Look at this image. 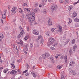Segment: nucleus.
I'll return each instance as SVG.
<instances>
[{"mask_svg": "<svg viewBox=\"0 0 79 79\" xmlns=\"http://www.w3.org/2000/svg\"><path fill=\"white\" fill-rule=\"evenodd\" d=\"M17 44H20L22 47H23L24 46L23 45V42L21 40H20V42H17Z\"/></svg>", "mask_w": 79, "mask_h": 79, "instance_id": "423d86ee", "label": "nucleus"}, {"mask_svg": "<svg viewBox=\"0 0 79 79\" xmlns=\"http://www.w3.org/2000/svg\"><path fill=\"white\" fill-rule=\"evenodd\" d=\"M63 40H65L66 39V35H64L63 36Z\"/></svg>", "mask_w": 79, "mask_h": 79, "instance_id": "4c0bfd02", "label": "nucleus"}, {"mask_svg": "<svg viewBox=\"0 0 79 79\" xmlns=\"http://www.w3.org/2000/svg\"><path fill=\"white\" fill-rule=\"evenodd\" d=\"M24 46L25 48V49L26 50H28V48H27L28 47V44H24Z\"/></svg>", "mask_w": 79, "mask_h": 79, "instance_id": "9b49d317", "label": "nucleus"}, {"mask_svg": "<svg viewBox=\"0 0 79 79\" xmlns=\"http://www.w3.org/2000/svg\"><path fill=\"white\" fill-rule=\"evenodd\" d=\"M72 63V62H70L69 64V66H72V64H71Z\"/></svg>", "mask_w": 79, "mask_h": 79, "instance_id": "864d4df0", "label": "nucleus"}, {"mask_svg": "<svg viewBox=\"0 0 79 79\" xmlns=\"http://www.w3.org/2000/svg\"><path fill=\"white\" fill-rule=\"evenodd\" d=\"M46 35H48V36H49V35H50V34L49 33L46 32Z\"/></svg>", "mask_w": 79, "mask_h": 79, "instance_id": "c03bdc74", "label": "nucleus"}, {"mask_svg": "<svg viewBox=\"0 0 79 79\" xmlns=\"http://www.w3.org/2000/svg\"><path fill=\"white\" fill-rule=\"evenodd\" d=\"M28 37H29V36H25L24 38V40H27V39L28 38Z\"/></svg>", "mask_w": 79, "mask_h": 79, "instance_id": "f704fd0d", "label": "nucleus"}, {"mask_svg": "<svg viewBox=\"0 0 79 79\" xmlns=\"http://www.w3.org/2000/svg\"><path fill=\"white\" fill-rule=\"evenodd\" d=\"M47 10L46 9H44L43 11V13L44 14H45V13H47Z\"/></svg>", "mask_w": 79, "mask_h": 79, "instance_id": "c85d7f7f", "label": "nucleus"}, {"mask_svg": "<svg viewBox=\"0 0 79 79\" xmlns=\"http://www.w3.org/2000/svg\"><path fill=\"white\" fill-rule=\"evenodd\" d=\"M72 62V63H71L72 64H75V62L73 61L72 62Z\"/></svg>", "mask_w": 79, "mask_h": 79, "instance_id": "de8ad7c7", "label": "nucleus"}, {"mask_svg": "<svg viewBox=\"0 0 79 79\" xmlns=\"http://www.w3.org/2000/svg\"><path fill=\"white\" fill-rule=\"evenodd\" d=\"M76 16H77V14L75 12H73L72 14V17L74 18V17H76Z\"/></svg>", "mask_w": 79, "mask_h": 79, "instance_id": "9d476101", "label": "nucleus"}, {"mask_svg": "<svg viewBox=\"0 0 79 79\" xmlns=\"http://www.w3.org/2000/svg\"><path fill=\"white\" fill-rule=\"evenodd\" d=\"M38 5H39V4H38V3H36L35 4L34 6L35 7H36V6H38Z\"/></svg>", "mask_w": 79, "mask_h": 79, "instance_id": "79ce46f5", "label": "nucleus"}, {"mask_svg": "<svg viewBox=\"0 0 79 79\" xmlns=\"http://www.w3.org/2000/svg\"><path fill=\"white\" fill-rule=\"evenodd\" d=\"M45 55L46 56V58H48L49 56H50V54L48 53H47L45 54Z\"/></svg>", "mask_w": 79, "mask_h": 79, "instance_id": "5701e85b", "label": "nucleus"}, {"mask_svg": "<svg viewBox=\"0 0 79 79\" xmlns=\"http://www.w3.org/2000/svg\"><path fill=\"white\" fill-rule=\"evenodd\" d=\"M19 13H21L23 12V9H21V8H19Z\"/></svg>", "mask_w": 79, "mask_h": 79, "instance_id": "aec40b11", "label": "nucleus"}, {"mask_svg": "<svg viewBox=\"0 0 79 79\" xmlns=\"http://www.w3.org/2000/svg\"><path fill=\"white\" fill-rule=\"evenodd\" d=\"M25 76H28L29 75V73H27L25 74Z\"/></svg>", "mask_w": 79, "mask_h": 79, "instance_id": "58836bf2", "label": "nucleus"}, {"mask_svg": "<svg viewBox=\"0 0 79 79\" xmlns=\"http://www.w3.org/2000/svg\"><path fill=\"white\" fill-rule=\"evenodd\" d=\"M27 31L29 30V27H27Z\"/></svg>", "mask_w": 79, "mask_h": 79, "instance_id": "4d7b16f0", "label": "nucleus"}, {"mask_svg": "<svg viewBox=\"0 0 79 79\" xmlns=\"http://www.w3.org/2000/svg\"><path fill=\"white\" fill-rule=\"evenodd\" d=\"M24 10L25 11H27V12H28V13L30 12V10H29L28 8H24Z\"/></svg>", "mask_w": 79, "mask_h": 79, "instance_id": "4be33fe9", "label": "nucleus"}, {"mask_svg": "<svg viewBox=\"0 0 79 79\" xmlns=\"http://www.w3.org/2000/svg\"><path fill=\"white\" fill-rule=\"evenodd\" d=\"M43 2H46L47 0H42Z\"/></svg>", "mask_w": 79, "mask_h": 79, "instance_id": "5fc2aeb1", "label": "nucleus"}, {"mask_svg": "<svg viewBox=\"0 0 79 79\" xmlns=\"http://www.w3.org/2000/svg\"><path fill=\"white\" fill-rule=\"evenodd\" d=\"M50 48L51 50H55V48H53V47H51Z\"/></svg>", "mask_w": 79, "mask_h": 79, "instance_id": "ea45409f", "label": "nucleus"}, {"mask_svg": "<svg viewBox=\"0 0 79 79\" xmlns=\"http://www.w3.org/2000/svg\"><path fill=\"white\" fill-rule=\"evenodd\" d=\"M64 4H69V1L68 0H65L64 2Z\"/></svg>", "mask_w": 79, "mask_h": 79, "instance_id": "a211bd4d", "label": "nucleus"}, {"mask_svg": "<svg viewBox=\"0 0 79 79\" xmlns=\"http://www.w3.org/2000/svg\"><path fill=\"white\" fill-rule=\"evenodd\" d=\"M75 41H76V39H74L72 41V44H74Z\"/></svg>", "mask_w": 79, "mask_h": 79, "instance_id": "393cba45", "label": "nucleus"}, {"mask_svg": "<svg viewBox=\"0 0 79 79\" xmlns=\"http://www.w3.org/2000/svg\"><path fill=\"white\" fill-rule=\"evenodd\" d=\"M79 3L77 1V2H75L74 4H73L74 5H76V4H77V3Z\"/></svg>", "mask_w": 79, "mask_h": 79, "instance_id": "3c124183", "label": "nucleus"}, {"mask_svg": "<svg viewBox=\"0 0 79 79\" xmlns=\"http://www.w3.org/2000/svg\"><path fill=\"white\" fill-rule=\"evenodd\" d=\"M21 37V34L19 35L18 36V39H19V38H20Z\"/></svg>", "mask_w": 79, "mask_h": 79, "instance_id": "7c9ffc66", "label": "nucleus"}, {"mask_svg": "<svg viewBox=\"0 0 79 79\" xmlns=\"http://www.w3.org/2000/svg\"><path fill=\"white\" fill-rule=\"evenodd\" d=\"M0 69H3V67H0Z\"/></svg>", "mask_w": 79, "mask_h": 79, "instance_id": "e2e57ef3", "label": "nucleus"}, {"mask_svg": "<svg viewBox=\"0 0 79 79\" xmlns=\"http://www.w3.org/2000/svg\"><path fill=\"white\" fill-rule=\"evenodd\" d=\"M71 73L73 74V75H75L76 74V72L75 71H73Z\"/></svg>", "mask_w": 79, "mask_h": 79, "instance_id": "bb28decb", "label": "nucleus"}, {"mask_svg": "<svg viewBox=\"0 0 79 79\" xmlns=\"http://www.w3.org/2000/svg\"><path fill=\"white\" fill-rule=\"evenodd\" d=\"M49 42H52V43H53V41H54V39L52 38H50L49 39Z\"/></svg>", "mask_w": 79, "mask_h": 79, "instance_id": "dca6fc26", "label": "nucleus"}, {"mask_svg": "<svg viewBox=\"0 0 79 79\" xmlns=\"http://www.w3.org/2000/svg\"><path fill=\"white\" fill-rule=\"evenodd\" d=\"M57 8H58V7L57 6H56V5L53 4V5H52V7L51 10V11L52 12H53L55 10H56V9H57Z\"/></svg>", "mask_w": 79, "mask_h": 79, "instance_id": "f03ea898", "label": "nucleus"}, {"mask_svg": "<svg viewBox=\"0 0 79 79\" xmlns=\"http://www.w3.org/2000/svg\"><path fill=\"white\" fill-rule=\"evenodd\" d=\"M77 48V45L76 44H75L73 47V51H75L76 50V48Z\"/></svg>", "mask_w": 79, "mask_h": 79, "instance_id": "f3484780", "label": "nucleus"}, {"mask_svg": "<svg viewBox=\"0 0 79 79\" xmlns=\"http://www.w3.org/2000/svg\"><path fill=\"white\" fill-rule=\"evenodd\" d=\"M34 12H35V13H37V12H38V11H39V10L37 9H35L34 10Z\"/></svg>", "mask_w": 79, "mask_h": 79, "instance_id": "cd10ccee", "label": "nucleus"}, {"mask_svg": "<svg viewBox=\"0 0 79 79\" xmlns=\"http://www.w3.org/2000/svg\"><path fill=\"white\" fill-rule=\"evenodd\" d=\"M17 8L16 7H14L12 9L11 11L13 13H14V14L16 13V10H17Z\"/></svg>", "mask_w": 79, "mask_h": 79, "instance_id": "0eeeda50", "label": "nucleus"}, {"mask_svg": "<svg viewBox=\"0 0 79 79\" xmlns=\"http://www.w3.org/2000/svg\"><path fill=\"white\" fill-rule=\"evenodd\" d=\"M68 19L69 20V23H71V22H72V20H71V19L70 18H69Z\"/></svg>", "mask_w": 79, "mask_h": 79, "instance_id": "2f4dec72", "label": "nucleus"}, {"mask_svg": "<svg viewBox=\"0 0 79 79\" xmlns=\"http://www.w3.org/2000/svg\"><path fill=\"white\" fill-rule=\"evenodd\" d=\"M4 36L2 34H0V41H1V40L3 39Z\"/></svg>", "mask_w": 79, "mask_h": 79, "instance_id": "ddd939ff", "label": "nucleus"}, {"mask_svg": "<svg viewBox=\"0 0 79 79\" xmlns=\"http://www.w3.org/2000/svg\"><path fill=\"white\" fill-rule=\"evenodd\" d=\"M73 8V6L72 5H71L69 6V7L68 8V10L69 11H70Z\"/></svg>", "mask_w": 79, "mask_h": 79, "instance_id": "4468645a", "label": "nucleus"}, {"mask_svg": "<svg viewBox=\"0 0 79 79\" xmlns=\"http://www.w3.org/2000/svg\"><path fill=\"white\" fill-rule=\"evenodd\" d=\"M33 45H34V44H33V43H30V47H31V48H32V47H33Z\"/></svg>", "mask_w": 79, "mask_h": 79, "instance_id": "c756f323", "label": "nucleus"}, {"mask_svg": "<svg viewBox=\"0 0 79 79\" xmlns=\"http://www.w3.org/2000/svg\"><path fill=\"white\" fill-rule=\"evenodd\" d=\"M60 3H63V0H60Z\"/></svg>", "mask_w": 79, "mask_h": 79, "instance_id": "09e8293b", "label": "nucleus"}, {"mask_svg": "<svg viewBox=\"0 0 79 79\" xmlns=\"http://www.w3.org/2000/svg\"><path fill=\"white\" fill-rule=\"evenodd\" d=\"M58 31L59 32H62V31H63V28H62L61 26H59Z\"/></svg>", "mask_w": 79, "mask_h": 79, "instance_id": "1a4fd4ad", "label": "nucleus"}, {"mask_svg": "<svg viewBox=\"0 0 79 79\" xmlns=\"http://www.w3.org/2000/svg\"><path fill=\"white\" fill-rule=\"evenodd\" d=\"M48 24L49 25V26H51L52 24V21L50 19H49L48 21Z\"/></svg>", "mask_w": 79, "mask_h": 79, "instance_id": "f8f14e48", "label": "nucleus"}, {"mask_svg": "<svg viewBox=\"0 0 79 79\" xmlns=\"http://www.w3.org/2000/svg\"><path fill=\"white\" fill-rule=\"evenodd\" d=\"M62 68V66H61L60 65H58L57 66V68L58 69H61Z\"/></svg>", "mask_w": 79, "mask_h": 79, "instance_id": "72a5a7b5", "label": "nucleus"}, {"mask_svg": "<svg viewBox=\"0 0 79 79\" xmlns=\"http://www.w3.org/2000/svg\"><path fill=\"white\" fill-rule=\"evenodd\" d=\"M21 17L22 18H24V14H22V16H21Z\"/></svg>", "mask_w": 79, "mask_h": 79, "instance_id": "a19ab883", "label": "nucleus"}, {"mask_svg": "<svg viewBox=\"0 0 79 79\" xmlns=\"http://www.w3.org/2000/svg\"><path fill=\"white\" fill-rule=\"evenodd\" d=\"M8 69H5L3 71L4 73H7L8 72Z\"/></svg>", "mask_w": 79, "mask_h": 79, "instance_id": "a878e982", "label": "nucleus"}, {"mask_svg": "<svg viewBox=\"0 0 79 79\" xmlns=\"http://www.w3.org/2000/svg\"><path fill=\"white\" fill-rule=\"evenodd\" d=\"M53 43H52V42L49 41H48V44H47V46H48V47H50V45H52Z\"/></svg>", "mask_w": 79, "mask_h": 79, "instance_id": "2eb2a0df", "label": "nucleus"}, {"mask_svg": "<svg viewBox=\"0 0 79 79\" xmlns=\"http://www.w3.org/2000/svg\"><path fill=\"white\" fill-rule=\"evenodd\" d=\"M21 32H20L21 34H24V31L23 28L20 29Z\"/></svg>", "mask_w": 79, "mask_h": 79, "instance_id": "6ab92c4d", "label": "nucleus"}, {"mask_svg": "<svg viewBox=\"0 0 79 79\" xmlns=\"http://www.w3.org/2000/svg\"><path fill=\"white\" fill-rule=\"evenodd\" d=\"M16 21V19H15L13 20L14 22Z\"/></svg>", "mask_w": 79, "mask_h": 79, "instance_id": "0e129e2a", "label": "nucleus"}, {"mask_svg": "<svg viewBox=\"0 0 79 79\" xmlns=\"http://www.w3.org/2000/svg\"><path fill=\"white\" fill-rule=\"evenodd\" d=\"M40 38H42V36L40 35L38 37V40H39V39H40Z\"/></svg>", "mask_w": 79, "mask_h": 79, "instance_id": "e433bc0d", "label": "nucleus"}, {"mask_svg": "<svg viewBox=\"0 0 79 79\" xmlns=\"http://www.w3.org/2000/svg\"><path fill=\"white\" fill-rule=\"evenodd\" d=\"M42 57L43 58H44V59H46V58H47V57L45 55V54H43L42 56Z\"/></svg>", "mask_w": 79, "mask_h": 79, "instance_id": "412c9836", "label": "nucleus"}, {"mask_svg": "<svg viewBox=\"0 0 79 79\" xmlns=\"http://www.w3.org/2000/svg\"><path fill=\"white\" fill-rule=\"evenodd\" d=\"M1 21L2 22V23H3V19H1Z\"/></svg>", "mask_w": 79, "mask_h": 79, "instance_id": "680f3d73", "label": "nucleus"}, {"mask_svg": "<svg viewBox=\"0 0 79 79\" xmlns=\"http://www.w3.org/2000/svg\"><path fill=\"white\" fill-rule=\"evenodd\" d=\"M11 66L13 69H15V65H14V64H13L12 63L11 64Z\"/></svg>", "mask_w": 79, "mask_h": 79, "instance_id": "473e14b6", "label": "nucleus"}, {"mask_svg": "<svg viewBox=\"0 0 79 79\" xmlns=\"http://www.w3.org/2000/svg\"><path fill=\"white\" fill-rule=\"evenodd\" d=\"M69 72H70V73H72V71H73V70H72V69H71V68H69Z\"/></svg>", "mask_w": 79, "mask_h": 79, "instance_id": "c9c22d12", "label": "nucleus"}, {"mask_svg": "<svg viewBox=\"0 0 79 79\" xmlns=\"http://www.w3.org/2000/svg\"><path fill=\"white\" fill-rule=\"evenodd\" d=\"M19 29H23V28H22V27L21 26H20L19 27Z\"/></svg>", "mask_w": 79, "mask_h": 79, "instance_id": "338daca9", "label": "nucleus"}, {"mask_svg": "<svg viewBox=\"0 0 79 79\" xmlns=\"http://www.w3.org/2000/svg\"><path fill=\"white\" fill-rule=\"evenodd\" d=\"M8 8L9 9H10L11 8V6H10V5L8 6Z\"/></svg>", "mask_w": 79, "mask_h": 79, "instance_id": "13d9d810", "label": "nucleus"}, {"mask_svg": "<svg viewBox=\"0 0 79 79\" xmlns=\"http://www.w3.org/2000/svg\"><path fill=\"white\" fill-rule=\"evenodd\" d=\"M31 74H32L33 75V74H35V73H34V71H33L31 72Z\"/></svg>", "mask_w": 79, "mask_h": 79, "instance_id": "603ef678", "label": "nucleus"}, {"mask_svg": "<svg viewBox=\"0 0 79 79\" xmlns=\"http://www.w3.org/2000/svg\"><path fill=\"white\" fill-rule=\"evenodd\" d=\"M0 61L1 63H3V61H2V59H0Z\"/></svg>", "mask_w": 79, "mask_h": 79, "instance_id": "052dcab7", "label": "nucleus"}, {"mask_svg": "<svg viewBox=\"0 0 79 79\" xmlns=\"http://www.w3.org/2000/svg\"><path fill=\"white\" fill-rule=\"evenodd\" d=\"M64 58L65 59V61L66 63H67V56L66 55L64 56V55H63L61 57H60V59L61 60H63V58H64Z\"/></svg>", "mask_w": 79, "mask_h": 79, "instance_id": "7ed1b4c3", "label": "nucleus"}, {"mask_svg": "<svg viewBox=\"0 0 79 79\" xmlns=\"http://www.w3.org/2000/svg\"><path fill=\"white\" fill-rule=\"evenodd\" d=\"M74 21L77 22H79V19H78L76 17Z\"/></svg>", "mask_w": 79, "mask_h": 79, "instance_id": "b1692460", "label": "nucleus"}, {"mask_svg": "<svg viewBox=\"0 0 79 79\" xmlns=\"http://www.w3.org/2000/svg\"><path fill=\"white\" fill-rule=\"evenodd\" d=\"M27 71H28L27 70H25V71H23V74H25V73H26V72H27Z\"/></svg>", "mask_w": 79, "mask_h": 79, "instance_id": "a18cd8bd", "label": "nucleus"}, {"mask_svg": "<svg viewBox=\"0 0 79 79\" xmlns=\"http://www.w3.org/2000/svg\"><path fill=\"white\" fill-rule=\"evenodd\" d=\"M6 17V11L4 10L3 12L2 18L3 19H5Z\"/></svg>", "mask_w": 79, "mask_h": 79, "instance_id": "20e7f679", "label": "nucleus"}, {"mask_svg": "<svg viewBox=\"0 0 79 79\" xmlns=\"http://www.w3.org/2000/svg\"><path fill=\"white\" fill-rule=\"evenodd\" d=\"M33 76L34 77H37V75L36 74H35V73L33 75Z\"/></svg>", "mask_w": 79, "mask_h": 79, "instance_id": "37998d69", "label": "nucleus"}, {"mask_svg": "<svg viewBox=\"0 0 79 79\" xmlns=\"http://www.w3.org/2000/svg\"><path fill=\"white\" fill-rule=\"evenodd\" d=\"M24 6H27V3H25L24 4Z\"/></svg>", "mask_w": 79, "mask_h": 79, "instance_id": "774afa93", "label": "nucleus"}, {"mask_svg": "<svg viewBox=\"0 0 79 79\" xmlns=\"http://www.w3.org/2000/svg\"><path fill=\"white\" fill-rule=\"evenodd\" d=\"M33 33L34 34V35H39V32L35 30H34L33 31Z\"/></svg>", "mask_w": 79, "mask_h": 79, "instance_id": "39448f33", "label": "nucleus"}, {"mask_svg": "<svg viewBox=\"0 0 79 79\" xmlns=\"http://www.w3.org/2000/svg\"><path fill=\"white\" fill-rule=\"evenodd\" d=\"M12 47H14V48H15V45L14 44H12Z\"/></svg>", "mask_w": 79, "mask_h": 79, "instance_id": "6e6d98bb", "label": "nucleus"}, {"mask_svg": "<svg viewBox=\"0 0 79 79\" xmlns=\"http://www.w3.org/2000/svg\"><path fill=\"white\" fill-rule=\"evenodd\" d=\"M24 53H25V54H27V52H26V51H24Z\"/></svg>", "mask_w": 79, "mask_h": 79, "instance_id": "69168bd1", "label": "nucleus"}, {"mask_svg": "<svg viewBox=\"0 0 79 79\" xmlns=\"http://www.w3.org/2000/svg\"><path fill=\"white\" fill-rule=\"evenodd\" d=\"M61 79H64V77L63 75H62L61 77Z\"/></svg>", "mask_w": 79, "mask_h": 79, "instance_id": "8fccbe9b", "label": "nucleus"}, {"mask_svg": "<svg viewBox=\"0 0 79 79\" xmlns=\"http://www.w3.org/2000/svg\"><path fill=\"white\" fill-rule=\"evenodd\" d=\"M17 73V71L16 70H12L10 73V74H14V75H16Z\"/></svg>", "mask_w": 79, "mask_h": 79, "instance_id": "6e6552de", "label": "nucleus"}, {"mask_svg": "<svg viewBox=\"0 0 79 79\" xmlns=\"http://www.w3.org/2000/svg\"><path fill=\"white\" fill-rule=\"evenodd\" d=\"M55 58L56 59H57V58H58V56H55Z\"/></svg>", "mask_w": 79, "mask_h": 79, "instance_id": "bf43d9fd", "label": "nucleus"}, {"mask_svg": "<svg viewBox=\"0 0 79 79\" xmlns=\"http://www.w3.org/2000/svg\"><path fill=\"white\" fill-rule=\"evenodd\" d=\"M35 15V13L34 12L32 13L31 14H29L27 16L29 22L30 23H32V21L35 20V17L34 16Z\"/></svg>", "mask_w": 79, "mask_h": 79, "instance_id": "f257e3e1", "label": "nucleus"}, {"mask_svg": "<svg viewBox=\"0 0 79 79\" xmlns=\"http://www.w3.org/2000/svg\"><path fill=\"white\" fill-rule=\"evenodd\" d=\"M54 31H55V28H52L51 29V31L52 32H54Z\"/></svg>", "mask_w": 79, "mask_h": 79, "instance_id": "49530a36", "label": "nucleus"}]
</instances>
